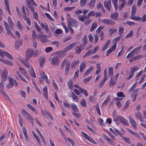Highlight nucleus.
<instances>
[{
    "instance_id": "obj_23",
    "label": "nucleus",
    "mask_w": 146,
    "mask_h": 146,
    "mask_svg": "<svg viewBox=\"0 0 146 146\" xmlns=\"http://www.w3.org/2000/svg\"><path fill=\"white\" fill-rule=\"evenodd\" d=\"M8 1L9 0H4L5 5L8 12L10 15H11V11L9 6Z\"/></svg>"
},
{
    "instance_id": "obj_35",
    "label": "nucleus",
    "mask_w": 146,
    "mask_h": 146,
    "mask_svg": "<svg viewBox=\"0 0 146 146\" xmlns=\"http://www.w3.org/2000/svg\"><path fill=\"white\" fill-rule=\"evenodd\" d=\"M67 84L69 89L72 90L73 86L72 80L71 79H70L67 82Z\"/></svg>"
},
{
    "instance_id": "obj_27",
    "label": "nucleus",
    "mask_w": 146,
    "mask_h": 146,
    "mask_svg": "<svg viewBox=\"0 0 146 146\" xmlns=\"http://www.w3.org/2000/svg\"><path fill=\"white\" fill-rule=\"evenodd\" d=\"M143 57L142 55H137L136 56L132 57L131 59L130 60V62H131L132 61H134L136 60H138L140 58H142Z\"/></svg>"
},
{
    "instance_id": "obj_13",
    "label": "nucleus",
    "mask_w": 146,
    "mask_h": 146,
    "mask_svg": "<svg viewBox=\"0 0 146 146\" xmlns=\"http://www.w3.org/2000/svg\"><path fill=\"white\" fill-rule=\"evenodd\" d=\"M76 43L75 42L69 44L65 48L64 50V51L65 52H67L71 50L76 46Z\"/></svg>"
},
{
    "instance_id": "obj_10",
    "label": "nucleus",
    "mask_w": 146,
    "mask_h": 146,
    "mask_svg": "<svg viewBox=\"0 0 146 146\" xmlns=\"http://www.w3.org/2000/svg\"><path fill=\"white\" fill-rule=\"evenodd\" d=\"M5 56L11 60H13V58L9 53L5 51H1V56L3 57Z\"/></svg>"
},
{
    "instance_id": "obj_38",
    "label": "nucleus",
    "mask_w": 146,
    "mask_h": 146,
    "mask_svg": "<svg viewBox=\"0 0 146 146\" xmlns=\"http://www.w3.org/2000/svg\"><path fill=\"white\" fill-rule=\"evenodd\" d=\"M79 62V60H75L73 62H72L71 64V68H74L76 66L77 64Z\"/></svg>"
},
{
    "instance_id": "obj_22",
    "label": "nucleus",
    "mask_w": 146,
    "mask_h": 146,
    "mask_svg": "<svg viewBox=\"0 0 146 146\" xmlns=\"http://www.w3.org/2000/svg\"><path fill=\"white\" fill-rule=\"evenodd\" d=\"M7 21L8 23H9L10 25V27L12 29V30L13 31V29L14 28V23L12 22L10 16H9L8 17L7 19Z\"/></svg>"
},
{
    "instance_id": "obj_18",
    "label": "nucleus",
    "mask_w": 146,
    "mask_h": 146,
    "mask_svg": "<svg viewBox=\"0 0 146 146\" xmlns=\"http://www.w3.org/2000/svg\"><path fill=\"white\" fill-rule=\"evenodd\" d=\"M103 135L104 139L112 145H114L115 144V143L113 141L109 138L106 135L103 134Z\"/></svg>"
},
{
    "instance_id": "obj_29",
    "label": "nucleus",
    "mask_w": 146,
    "mask_h": 146,
    "mask_svg": "<svg viewBox=\"0 0 146 146\" xmlns=\"http://www.w3.org/2000/svg\"><path fill=\"white\" fill-rule=\"evenodd\" d=\"M0 93L4 96V97L7 99L9 102L11 101L10 98L7 95L5 92L3 90L0 89Z\"/></svg>"
},
{
    "instance_id": "obj_61",
    "label": "nucleus",
    "mask_w": 146,
    "mask_h": 146,
    "mask_svg": "<svg viewBox=\"0 0 146 146\" xmlns=\"http://www.w3.org/2000/svg\"><path fill=\"white\" fill-rule=\"evenodd\" d=\"M33 85L34 86L36 90H37V91L39 93L41 94V92H40L39 88L37 86L36 84V83L35 82H33Z\"/></svg>"
},
{
    "instance_id": "obj_53",
    "label": "nucleus",
    "mask_w": 146,
    "mask_h": 146,
    "mask_svg": "<svg viewBox=\"0 0 146 146\" xmlns=\"http://www.w3.org/2000/svg\"><path fill=\"white\" fill-rule=\"evenodd\" d=\"M116 31V30L114 28H111L109 30V33L110 35H111L113 34V33H115Z\"/></svg>"
},
{
    "instance_id": "obj_21",
    "label": "nucleus",
    "mask_w": 146,
    "mask_h": 146,
    "mask_svg": "<svg viewBox=\"0 0 146 146\" xmlns=\"http://www.w3.org/2000/svg\"><path fill=\"white\" fill-rule=\"evenodd\" d=\"M26 5L30 9L33 13L35 12L34 7L31 5V3L29 1H27Z\"/></svg>"
},
{
    "instance_id": "obj_4",
    "label": "nucleus",
    "mask_w": 146,
    "mask_h": 146,
    "mask_svg": "<svg viewBox=\"0 0 146 146\" xmlns=\"http://www.w3.org/2000/svg\"><path fill=\"white\" fill-rule=\"evenodd\" d=\"M51 61V64L53 66H56L59 64V60L57 56H55L53 57Z\"/></svg>"
},
{
    "instance_id": "obj_62",
    "label": "nucleus",
    "mask_w": 146,
    "mask_h": 146,
    "mask_svg": "<svg viewBox=\"0 0 146 146\" xmlns=\"http://www.w3.org/2000/svg\"><path fill=\"white\" fill-rule=\"evenodd\" d=\"M33 16L34 18L36 21L38 19V13L36 12H33Z\"/></svg>"
},
{
    "instance_id": "obj_24",
    "label": "nucleus",
    "mask_w": 146,
    "mask_h": 146,
    "mask_svg": "<svg viewBox=\"0 0 146 146\" xmlns=\"http://www.w3.org/2000/svg\"><path fill=\"white\" fill-rule=\"evenodd\" d=\"M86 62L85 61H84L81 62L79 67L80 71V72H82L84 68L86 67Z\"/></svg>"
},
{
    "instance_id": "obj_19",
    "label": "nucleus",
    "mask_w": 146,
    "mask_h": 146,
    "mask_svg": "<svg viewBox=\"0 0 146 146\" xmlns=\"http://www.w3.org/2000/svg\"><path fill=\"white\" fill-rule=\"evenodd\" d=\"M119 16V13L117 12H114L111 14L110 16V18L114 20H116Z\"/></svg>"
},
{
    "instance_id": "obj_32",
    "label": "nucleus",
    "mask_w": 146,
    "mask_h": 146,
    "mask_svg": "<svg viewBox=\"0 0 146 146\" xmlns=\"http://www.w3.org/2000/svg\"><path fill=\"white\" fill-rule=\"evenodd\" d=\"M34 25L35 28L36 29L38 32L41 33L42 32V31L40 27L35 21L34 22Z\"/></svg>"
},
{
    "instance_id": "obj_5",
    "label": "nucleus",
    "mask_w": 146,
    "mask_h": 146,
    "mask_svg": "<svg viewBox=\"0 0 146 146\" xmlns=\"http://www.w3.org/2000/svg\"><path fill=\"white\" fill-rule=\"evenodd\" d=\"M14 85L15 86H17L18 84L15 80L11 78L9 80V83L7 85L6 87L8 89L10 88L13 87Z\"/></svg>"
},
{
    "instance_id": "obj_20",
    "label": "nucleus",
    "mask_w": 146,
    "mask_h": 146,
    "mask_svg": "<svg viewBox=\"0 0 146 146\" xmlns=\"http://www.w3.org/2000/svg\"><path fill=\"white\" fill-rule=\"evenodd\" d=\"M43 94L45 98L47 99H48V94L47 92V87L45 86L43 88Z\"/></svg>"
},
{
    "instance_id": "obj_58",
    "label": "nucleus",
    "mask_w": 146,
    "mask_h": 146,
    "mask_svg": "<svg viewBox=\"0 0 146 146\" xmlns=\"http://www.w3.org/2000/svg\"><path fill=\"white\" fill-rule=\"evenodd\" d=\"M24 19L27 21V23L28 25L29 26H30L31 25L30 19L29 18L26 16L25 17Z\"/></svg>"
},
{
    "instance_id": "obj_54",
    "label": "nucleus",
    "mask_w": 146,
    "mask_h": 146,
    "mask_svg": "<svg viewBox=\"0 0 146 146\" xmlns=\"http://www.w3.org/2000/svg\"><path fill=\"white\" fill-rule=\"evenodd\" d=\"M131 18L134 20L138 21H141V18L140 17L136 16H131Z\"/></svg>"
},
{
    "instance_id": "obj_16",
    "label": "nucleus",
    "mask_w": 146,
    "mask_h": 146,
    "mask_svg": "<svg viewBox=\"0 0 146 146\" xmlns=\"http://www.w3.org/2000/svg\"><path fill=\"white\" fill-rule=\"evenodd\" d=\"M116 43H115L113 44V46H111L110 49H108L106 53V55L107 56H108L109 54L111 53L114 50H115L116 47Z\"/></svg>"
},
{
    "instance_id": "obj_7",
    "label": "nucleus",
    "mask_w": 146,
    "mask_h": 146,
    "mask_svg": "<svg viewBox=\"0 0 146 146\" xmlns=\"http://www.w3.org/2000/svg\"><path fill=\"white\" fill-rule=\"evenodd\" d=\"M101 21L102 23L109 25H114L115 24V21L109 19H104L102 20Z\"/></svg>"
},
{
    "instance_id": "obj_37",
    "label": "nucleus",
    "mask_w": 146,
    "mask_h": 146,
    "mask_svg": "<svg viewBox=\"0 0 146 146\" xmlns=\"http://www.w3.org/2000/svg\"><path fill=\"white\" fill-rule=\"evenodd\" d=\"M29 72L31 76L33 78H35L36 77V74L33 68L31 67L29 70Z\"/></svg>"
},
{
    "instance_id": "obj_49",
    "label": "nucleus",
    "mask_w": 146,
    "mask_h": 146,
    "mask_svg": "<svg viewBox=\"0 0 146 146\" xmlns=\"http://www.w3.org/2000/svg\"><path fill=\"white\" fill-rule=\"evenodd\" d=\"M82 41L83 42V46L84 47L85 46V45L87 43V35H85L83 38Z\"/></svg>"
},
{
    "instance_id": "obj_63",
    "label": "nucleus",
    "mask_w": 146,
    "mask_h": 146,
    "mask_svg": "<svg viewBox=\"0 0 146 146\" xmlns=\"http://www.w3.org/2000/svg\"><path fill=\"white\" fill-rule=\"evenodd\" d=\"M28 61H26L25 60H23L22 62V63L23 65L28 68H30V66L29 64L27 62Z\"/></svg>"
},
{
    "instance_id": "obj_11",
    "label": "nucleus",
    "mask_w": 146,
    "mask_h": 146,
    "mask_svg": "<svg viewBox=\"0 0 146 146\" xmlns=\"http://www.w3.org/2000/svg\"><path fill=\"white\" fill-rule=\"evenodd\" d=\"M136 117L141 122H144V120L141 113L139 112L135 113Z\"/></svg>"
},
{
    "instance_id": "obj_31",
    "label": "nucleus",
    "mask_w": 146,
    "mask_h": 146,
    "mask_svg": "<svg viewBox=\"0 0 146 146\" xmlns=\"http://www.w3.org/2000/svg\"><path fill=\"white\" fill-rule=\"evenodd\" d=\"M110 96L108 95L107 96L106 99L102 103V106H105L110 101Z\"/></svg>"
},
{
    "instance_id": "obj_43",
    "label": "nucleus",
    "mask_w": 146,
    "mask_h": 146,
    "mask_svg": "<svg viewBox=\"0 0 146 146\" xmlns=\"http://www.w3.org/2000/svg\"><path fill=\"white\" fill-rule=\"evenodd\" d=\"M107 79L104 78L100 82L98 86V87L99 88H101L103 86Z\"/></svg>"
},
{
    "instance_id": "obj_9",
    "label": "nucleus",
    "mask_w": 146,
    "mask_h": 146,
    "mask_svg": "<svg viewBox=\"0 0 146 146\" xmlns=\"http://www.w3.org/2000/svg\"><path fill=\"white\" fill-rule=\"evenodd\" d=\"M40 24V26L42 29L44 28L47 34H49L50 32L48 28V25L45 22L43 23L41 22L40 23H39Z\"/></svg>"
},
{
    "instance_id": "obj_45",
    "label": "nucleus",
    "mask_w": 146,
    "mask_h": 146,
    "mask_svg": "<svg viewBox=\"0 0 146 146\" xmlns=\"http://www.w3.org/2000/svg\"><path fill=\"white\" fill-rule=\"evenodd\" d=\"M19 70L22 74L24 75L27 78V73L25 70L23 68H19Z\"/></svg>"
},
{
    "instance_id": "obj_56",
    "label": "nucleus",
    "mask_w": 146,
    "mask_h": 146,
    "mask_svg": "<svg viewBox=\"0 0 146 146\" xmlns=\"http://www.w3.org/2000/svg\"><path fill=\"white\" fill-rule=\"evenodd\" d=\"M88 0H81L80 2V5L81 7H84L86 5Z\"/></svg>"
},
{
    "instance_id": "obj_51",
    "label": "nucleus",
    "mask_w": 146,
    "mask_h": 146,
    "mask_svg": "<svg viewBox=\"0 0 146 146\" xmlns=\"http://www.w3.org/2000/svg\"><path fill=\"white\" fill-rule=\"evenodd\" d=\"M108 73L110 76H113V68L112 67H111L109 68Z\"/></svg>"
},
{
    "instance_id": "obj_64",
    "label": "nucleus",
    "mask_w": 146,
    "mask_h": 146,
    "mask_svg": "<svg viewBox=\"0 0 146 146\" xmlns=\"http://www.w3.org/2000/svg\"><path fill=\"white\" fill-rule=\"evenodd\" d=\"M72 97L73 100H75L76 102H78L79 100L78 97L76 96L73 92H72Z\"/></svg>"
},
{
    "instance_id": "obj_14",
    "label": "nucleus",
    "mask_w": 146,
    "mask_h": 146,
    "mask_svg": "<svg viewBox=\"0 0 146 146\" xmlns=\"http://www.w3.org/2000/svg\"><path fill=\"white\" fill-rule=\"evenodd\" d=\"M104 5L108 11H110V7H111V0H109L108 1H104Z\"/></svg>"
},
{
    "instance_id": "obj_17",
    "label": "nucleus",
    "mask_w": 146,
    "mask_h": 146,
    "mask_svg": "<svg viewBox=\"0 0 146 146\" xmlns=\"http://www.w3.org/2000/svg\"><path fill=\"white\" fill-rule=\"evenodd\" d=\"M70 62L68 61L67 62L65 66V74L66 75L68 74L69 72Z\"/></svg>"
},
{
    "instance_id": "obj_42",
    "label": "nucleus",
    "mask_w": 146,
    "mask_h": 146,
    "mask_svg": "<svg viewBox=\"0 0 146 146\" xmlns=\"http://www.w3.org/2000/svg\"><path fill=\"white\" fill-rule=\"evenodd\" d=\"M2 62L4 64L10 66L13 65V63L10 61L8 60H2Z\"/></svg>"
},
{
    "instance_id": "obj_15",
    "label": "nucleus",
    "mask_w": 146,
    "mask_h": 146,
    "mask_svg": "<svg viewBox=\"0 0 146 146\" xmlns=\"http://www.w3.org/2000/svg\"><path fill=\"white\" fill-rule=\"evenodd\" d=\"M22 44V41L21 40H17L15 41V48L17 49H19Z\"/></svg>"
},
{
    "instance_id": "obj_26",
    "label": "nucleus",
    "mask_w": 146,
    "mask_h": 146,
    "mask_svg": "<svg viewBox=\"0 0 146 146\" xmlns=\"http://www.w3.org/2000/svg\"><path fill=\"white\" fill-rule=\"evenodd\" d=\"M89 18V17L88 15V14L87 15H84L81 16L79 17L78 18L81 21H82L84 22V20L86 19H88Z\"/></svg>"
},
{
    "instance_id": "obj_50",
    "label": "nucleus",
    "mask_w": 146,
    "mask_h": 146,
    "mask_svg": "<svg viewBox=\"0 0 146 146\" xmlns=\"http://www.w3.org/2000/svg\"><path fill=\"white\" fill-rule=\"evenodd\" d=\"M110 41L109 40H108L105 43L104 45L103 46V48L102 49V51L104 50L106 47L108 46L110 44Z\"/></svg>"
},
{
    "instance_id": "obj_47",
    "label": "nucleus",
    "mask_w": 146,
    "mask_h": 146,
    "mask_svg": "<svg viewBox=\"0 0 146 146\" xmlns=\"http://www.w3.org/2000/svg\"><path fill=\"white\" fill-rule=\"evenodd\" d=\"M80 105L83 107H85L86 106V102L84 98L82 99L80 102Z\"/></svg>"
},
{
    "instance_id": "obj_48",
    "label": "nucleus",
    "mask_w": 146,
    "mask_h": 146,
    "mask_svg": "<svg viewBox=\"0 0 146 146\" xmlns=\"http://www.w3.org/2000/svg\"><path fill=\"white\" fill-rule=\"evenodd\" d=\"M68 60V59L67 58H65L64 59L63 61L62 62L61 66V69H62L64 68V66Z\"/></svg>"
},
{
    "instance_id": "obj_2",
    "label": "nucleus",
    "mask_w": 146,
    "mask_h": 146,
    "mask_svg": "<svg viewBox=\"0 0 146 146\" xmlns=\"http://www.w3.org/2000/svg\"><path fill=\"white\" fill-rule=\"evenodd\" d=\"M68 26L74 27L76 29L77 26L79 25L78 21L72 18H68Z\"/></svg>"
},
{
    "instance_id": "obj_3",
    "label": "nucleus",
    "mask_w": 146,
    "mask_h": 146,
    "mask_svg": "<svg viewBox=\"0 0 146 146\" xmlns=\"http://www.w3.org/2000/svg\"><path fill=\"white\" fill-rule=\"evenodd\" d=\"M34 53V50L32 49H28L25 53V60L28 61L32 56Z\"/></svg>"
},
{
    "instance_id": "obj_46",
    "label": "nucleus",
    "mask_w": 146,
    "mask_h": 146,
    "mask_svg": "<svg viewBox=\"0 0 146 146\" xmlns=\"http://www.w3.org/2000/svg\"><path fill=\"white\" fill-rule=\"evenodd\" d=\"M121 137L122 138L125 142L129 143H131V141L129 137H125V136H123L122 135V136Z\"/></svg>"
},
{
    "instance_id": "obj_39",
    "label": "nucleus",
    "mask_w": 146,
    "mask_h": 146,
    "mask_svg": "<svg viewBox=\"0 0 146 146\" xmlns=\"http://www.w3.org/2000/svg\"><path fill=\"white\" fill-rule=\"evenodd\" d=\"M72 110L78 112V110L77 106L74 103L72 104L71 105Z\"/></svg>"
},
{
    "instance_id": "obj_6",
    "label": "nucleus",
    "mask_w": 146,
    "mask_h": 146,
    "mask_svg": "<svg viewBox=\"0 0 146 146\" xmlns=\"http://www.w3.org/2000/svg\"><path fill=\"white\" fill-rule=\"evenodd\" d=\"M3 22L5 29L7 31V34L8 35H9L13 37H14V36L11 31L10 29L9 26L5 21L4 20Z\"/></svg>"
},
{
    "instance_id": "obj_44",
    "label": "nucleus",
    "mask_w": 146,
    "mask_h": 146,
    "mask_svg": "<svg viewBox=\"0 0 146 146\" xmlns=\"http://www.w3.org/2000/svg\"><path fill=\"white\" fill-rule=\"evenodd\" d=\"M142 47V45H140L138 47L135 48L133 50L135 54H137L138 53V52L139 51Z\"/></svg>"
},
{
    "instance_id": "obj_41",
    "label": "nucleus",
    "mask_w": 146,
    "mask_h": 146,
    "mask_svg": "<svg viewBox=\"0 0 146 146\" xmlns=\"http://www.w3.org/2000/svg\"><path fill=\"white\" fill-rule=\"evenodd\" d=\"M96 3V0H91L90 3L89 4L90 8H93L94 6Z\"/></svg>"
},
{
    "instance_id": "obj_57",
    "label": "nucleus",
    "mask_w": 146,
    "mask_h": 146,
    "mask_svg": "<svg viewBox=\"0 0 146 146\" xmlns=\"http://www.w3.org/2000/svg\"><path fill=\"white\" fill-rule=\"evenodd\" d=\"M93 53H94L93 50H90L86 52L84 56V57L88 56Z\"/></svg>"
},
{
    "instance_id": "obj_55",
    "label": "nucleus",
    "mask_w": 146,
    "mask_h": 146,
    "mask_svg": "<svg viewBox=\"0 0 146 146\" xmlns=\"http://www.w3.org/2000/svg\"><path fill=\"white\" fill-rule=\"evenodd\" d=\"M80 90L82 93H83L84 95L86 96H88V94L87 92V91L84 89L82 88H80Z\"/></svg>"
},
{
    "instance_id": "obj_34",
    "label": "nucleus",
    "mask_w": 146,
    "mask_h": 146,
    "mask_svg": "<svg viewBox=\"0 0 146 146\" xmlns=\"http://www.w3.org/2000/svg\"><path fill=\"white\" fill-rule=\"evenodd\" d=\"M84 46L83 47L82 44H81L79 46H77L76 48V52L78 54L80 53L82 51L81 48H84Z\"/></svg>"
},
{
    "instance_id": "obj_28",
    "label": "nucleus",
    "mask_w": 146,
    "mask_h": 146,
    "mask_svg": "<svg viewBox=\"0 0 146 146\" xmlns=\"http://www.w3.org/2000/svg\"><path fill=\"white\" fill-rule=\"evenodd\" d=\"M116 83V81L113 78L111 77L110 81L109 86L110 87H112Z\"/></svg>"
},
{
    "instance_id": "obj_30",
    "label": "nucleus",
    "mask_w": 146,
    "mask_h": 146,
    "mask_svg": "<svg viewBox=\"0 0 146 146\" xmlns=\"http://www.w3.org/2000/svg\"><path fill=\"white\" fill-rule=\"evenodd\" d=\"M39 63L41 68H42L45 61V58L44 57H40L39 59Z\"/></svg>"
},
{
    "instance_id": "obj_60",
    "label": "nucleus",
    "mask_w": 146,
    "mask_h": 146,
    "mask_svg": "<svg viewBox=\"0 0 146 146\" xmlns=\"http://www.w3.org/2000/svg\"><path fill=\"white\" fill-rule=\"evenodd\" d=\"M96 110L99 115H101V112L100 111V109L99 106V104H97L95 106Z\"/></svg>"
},
{
    "instance_id": "obj_1",
    "label": "nucleus",
    "mask_w": 146,
    "mask_h": 146,
    "mask_svg": "<svg viewBox=\"0 0 146 146\" xmlns=\"http://www.w3.org/2000/svg\"><path fill=\"white\" fill-rule=\"evenodd\" d=\"M113 116L114 118H116L122 124L127 126L129 124L128 121L126 119L121 116L118 115L117 114L113 113Z\"/></svg>"
},
{
    "instance_id": "obj_59",
    "label": "nucleus",
    "mask_w": 146,
    "mask_h": 146,
    "mask_svg": "<svg viewBox=\"0 0 146 146\" xmlns=\"http://www.w3.org/2000/svg\"><path fill=\"white\" fill-rule=\"evenodd\" d=\"M16 74L20 78L21 80H22L23 81L25 82V83H27V81L23 78L22 76H21V74H20L18 72H17Z\"/></svg>"
},
{
    "instance_id": "obj_12",
    "label": "nucleus",
    "mask_w": 146,
    "mask_h": 146,
    "mask_svg": "<svg viewBox=\"0 0 146 146\" xmlns=\"http://www.w3.org/2000/svg\"><path fill=\"white\" fill-rule=\"evenodd\" d=\"M40 74L41 78L45 80L48 84H49V82L46 75L45 74V72L43 71H41L40 72Z\"/></svg>"
},
{
    "instance_id": "obj_8",
    "label": "nucleus",
    "mask_w": 146,
    "mask_h": 146,
    "mask_svg": "<svg viewBox=\"0 0 146 146\" xmlns=\"http://www.w3.org/2000/svg\"><path fill=\"white\" fill-rule=\"evenodd\" d=\"M128 119L132 126L135 129L137 128V123L134 119L131 116H129Z\"/></svg>"
},
{
    "instance_id": "obj_25",
    "label": "nucleus",
    "mask_w": 146,
    "mask_h": 146,
    "mask_svg": "<svg viewBox=\"0 0 146 146\" xmlns=\"http://www.w3.org/2000/svg\"><path fill=\"white\" fill-rule=\"evenodd\" d=\"M27 107L32 111L34 112L36 114L38 113V111L37 110L34 108L33 106L30 104H27Z\"/></svg>"
},
{
    "instance_id": "obj_36",
    "label": "nucleus",
    "mask_w": 146,
    "mask_h": 146,
    "mask_svg": "<svg viewBox=\"0 0 146 146\" xmlns=\"http://www.w3.org/2000/svg\"><path fill=\"white\" fill-rule=\"evenodd\" d=\"M97 27V23L96 22H94L92 24V26L90 29V31L92 32L95 29H96Z\"/></svg>"
},
{
    "instance_id": "obj_40",
    "label": "nucleus",
    "mask_w": 146,
    "mask_h": 146,
    "mask_svg": "<svg viewBox=\"0 0 146 146\" xmlns=\"http://www.w3.org/2000/svg\"><path fill=\"white\" fill-rule=\"evenodd\" d=\"M136 11V7L133 5L132 6V10L131 12V16H133L135 15Z\"/></svg>"
},
{
    "instance_id": "obj_33",
    "label": "nucleus",
    "mask_w": 146,
    "mask_h": 146,
    "mask_svg": "<svg viewBox=\"0 0 146 146\" xmlns=\"http://www.w3.org/2000/svg\"><path fill=\"white\" fill-rule=\"evenodd\" d=\"M93 68V66L90 67L86 70L84 74V76H86L92 70Z\"/></svg>"
},
{
    "instance_id": "obj_52",
    "label": "nucleus",
    "mask_w": 146,
    "mask_h": 146,
    "mask_svg": "<svg viewBox=\"0 0 146 146\" xmlns=\"http://www.w3.org/2000/svg\"><path fill=\"white\" fill-rule=\"evenodd\" d=\"M75 8V6L72 7H67L64 8V10L65 11H70L72 10Z\"/></svg>"
}]
</instances>
